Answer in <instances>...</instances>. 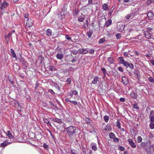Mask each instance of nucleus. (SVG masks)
Listing matches in <instances>:
<instances>
[{
    "instance_id": "obj_1",
    "label": "nucleus",
    "mask_w": 154,
    "mask_h": 154,
    "mask_svg": "<svg viewBox=\"0 0 154 154\" xmlns=\"http://www.w3.org/2000/svg\"><path fill=\"white\" fill-rule=\"evenodd\" d=\"M118 60H119V63L122 64L126 68L129 67L131 69H133L134 68V65L131 63H129L125 61L123 58L122 57H119L118 58Z\"/></svg>"
},
{
    "instance_id": "obj_2",
    "label": "nucleus",
    "mask_w": 154,
    "mask_h": 154,
    "mask_svg": "<svg viewBox=\"0 0 154 154\" xmlns=\"http://www.w3.org/2000/svg\"><path fill=\"white\" fill-rule=\"evenodd\" d=\"M67 133L70 137L71 138L76 132V128L73 126H70L66 128Z\"/></svg>"
},
{
    "instance_id": "obj_3",
    "label": "nucleus",
    "mask_w": 154,
    "mask_h": 154,
    "mask_svg": "<svg viewBox=\"0 0 154 154\" xmlns=\"http://www.w3.org/2000/svg\"><path fill=\"white\" fill-rule=\"evenodd\" d=\"M20 64H21L24 67L26 68L28 66V63L27 61L20 55V58H18Z\"/></svg>"
},
{
    "instance_id": "obj_4",
    "label": "nucleus",
    "mask_w": 154,
    "mask_h": 154,
    "mask_svg": "<svg viewBox=\"0 0 154 154\" xmlns=\"http://www.w3.org/2000/svg\"><path fill=\"white\" fill-rule=\"evenodd\" d=\"M147 17L149 20H152L154 18V14L153 12L149 11L147 13Z\"/></svg>"
},
{
    "instance_id": "obj_5",
    "label": "nucleus",
    "mask_w": 154,
    "mask_h": 154,
    "mask_svg": "<svg viewBox=\"0 0 154 154\" xmlns=\"http://www.w3.org/2000/svg\"><path fill=\"white\" fill-rule=\"evenodd\" d=\"M33 23V20L31 19H27V21L26 23V26H27L28 27L31 26Z\"/></svg>"
},
{
    "instance_id": "obj_6",
    "label": "nucleus",
    "mask_w": 154,
    "mask_h": 154,
    "mask_svg": "<svg viewBox=\"0 0 154 154\" xmlns=\"http://www.w3.org/2000/svg\"><path fill=\"white\" fill-rule=\"evenodd\" d=\"M128 140L129 144L132 148H135L136 147V144L133 141L132 139H129Z\"/></svg>"
},
{
    "instance_id": "obj_7",
    "label": "nucleus",
    "mask_w": 154,
    "mask_h": 154,
    "mask_svg": "<svg viewBox=\"0 0 154 154\" xmlns=\"http://www.w3.org/2000/svg\"><path fill=\"white\" fill-rule=\"evenodd\" d=\"M144 149L146 151L151 149L150 142L148 141L146 142V145L145 146Z\"/></svg>"
},
{
    "instance_id": "obj_8",
    "label": "nucleus",
    "mask_w": 154,
    "mask_h": 154,
    "mask_svg": "<svg viewBox=\"0 0 154 154\" xmlns=\"http://www.w3.org/2000/svg\"><path fill=\"white\" fill-rule=\"evenodd\" d=\"M15 72H18L20 69V68L19 65L17 63H15L13 66Z\"/></svg>"
},
{
    "instance_id": "obj_9",
    "label": "nucleus",
    "mask_w": 154,
    "mask_h": 154,
    "mask_svg": "<svg viewBox=\"0 0 154 154\" xmlns=\"http://www.w3.org/2000/svg\"><path fill=\"white\" fill-rule=\"evenodd\" d=\"M134 75L137 77V78L139 79L140 78L139 75V72L138 70L136 69L134 72Z\"/></svg>"
},
{
    "instance_id": "obj_10",
    "label": "nucleus",
    "mask_w": 154,
    "mask_h": 154,
    "mask_svg": "<svg viewBox=\"0 0 154 154\" xmlns=\"http://www.w3.org/2000/svg\"><path fill=\"white\" fill-rule=\"evenodd\" d=\"M7 136L10 139L14 140L15 137L11 134V133L9 131H8Z\"/></svg>"
},
{
    "instance_id": "obj_11",
    "label": "nucleus",
    "mask_w": 154,
    "mask_h": 154,
    "mask_svg": "<svg viewBox=\"0 0 154 154\" xmlns=\"http://www.w3.org/2000/svg\"><path fill=\"white\" fill-rule=\"evenodd\" d=\"M52 121L60 124H61L62 123V120L58 118H53L52 119Z\"/></svg>"
},
{
    "instance_id": "obj_12",
    "label": "nucleus",
    "mask_w": 154,
    "mask_h": 154,
    "mask_svg": "<svg viewBox=\"0 0 154 154\" xmlns=\"http://www.w3.org/2000/svg\"><path fill=\"white\" fill-rule=\"evenodd\" d=\"M10 52L11 53V55L12 57L14 58H16V59L17 56L14 50L12 49H11L10 50Z\"/></svg>"
},
{
    "instance_id": "obj_13",
    "label": "nucleus",
    "mask_w": 154,
    "mask_h": 154,
    "mask_svg": "<svg viewBox=\"0 0 154 154\" xmlns=\"http://www.w3.org/2000/svg\"><path fill=\"white\" fill-rule=\"evenodd\" d=\"M130 96L132 98L136 99L137 97V94L134 92L131 93L130 94Z\"/></svg>"
},
{
    "instance_id": "obj_14",
    "label": "nucleus",
    "mask_w": 154,
    "mask_h": 154,
    "mask_svg": "<svg viewBox=\"0 0 154 154\" xmlns=\"http://www.w3.org/2000/svg\"><path fill=\"white\" fill-rule=\"evenodd\" d=\"M145 35L146 38L148 39L150 38L151 36L149 32L148 31H146L145 32Z\"/></svg>"
},
{
    "instance_id": "obj_15",
    "label": "nucleus",
    "mask_w": 154,
    "mask_h": 154,
    "mask_svg": "<svg viewBox=\"0 0 154 154\" xmlns=\"http://www.w3.org/2000/svg\"><path fill=\"white\" fill-rule=\"evenodd\" d=\"M63 57V55L62 54L58 53L56 55V57L58 59H61Z\"/></svg>"
},
{
    "instance_id": "obj_16",
    "label": "nucleus",
    "mask_w": 154,
    "mask_h": 154,
    "mask_svg": "<svg viewBox=\"0 0 154 154\" xmlns=\"http://www.w3.org/2000/svg\"><path fill=\"white\" fill-rule=\"evenodd\" d=\"M43 120L44 122L46 123L48 126H49L51 127L52 126L51 123L48 119H44Z\"/></svg>"
},
{
    "instance_id": "obj_17",
    "label": "nucleus",
    "mask_w": 154,
    "mask_h": 154,
    "mask_svg": "<svg viewBox=\"0 0 154 154\" xmlns=\"http://www.w3.org/2000/svg\"><path fill=\"white\" fill-rule=\"evenodd\" d=\"M146 145V143H145L144 142H142L139 146H138V147L140 149L142 147H143L144 148Z\"/></svg>"
},
{
    "instance_id": "obj_18",
    "label": "nucleus",
    "mask_w": 154,
    "mask_h": 154,
    "mask_svg": "<svg viewBox=\"0 0 154 154\" xmlns=\"http://www.w3.org/2000/svg\"><path fill=\"white\" fill-rule=\"evenodd\" d=\"M99 81V78L97 76H96L94 78V79L92 81V83L93 84H95Z\"/></svg>"
},
{
    "instance_id": "obj_19",
    "label": "nucleus",
    "mask_w": 154,
    "mask_h": 154,
    "mask_svg": "<svg viewBox=\"0 0 154 154\" xmlns=\"http://www.w3.org/2000/svg\"><path fill=\"white\" fill-rule=\"evenodd\" d=\"M46 34L47 35L49 36L51 35L52 34V31L50 29H48L46 30Z\"/></svg>"
},
{
    "instance_id": "obj_20",
    "label": "nucleus",
    "mask_w": 154,
    "mask_h": 154,
    "mask_svg": "<svg viewBox=\"0 0 154 154\" xmlns=\"http://www.w3.org/2000/svg\"><path fill=\"white\" fill-rule=\"evenodd\" d=\"M101 70L103 71L104 76H103V79L105 80V76H106V70L104 68L101 67Z\"/></svg>"
},
{
    "instance_id": "obj_21",
    "label": "nucleus",
    "mask_w": 154,
    "mask_h": 154,
    "mask_svg": "<svg viewBox=\"0 0 154 154\" xmlns=\"http://www.w3.org/2000/svg\"><path fill=\"white\" fill-rule=\"evenodd\" d=\"M93 33V31L91 30H90L87 32V34L89 38H91V36Z\"/></svg>"
},
{
    "instance_id": "obj_22",
    "label": "nucleus",
    "mask_w": 154,
    "mask_h": 154,
    "mask_svg": "<svg viewBox=\"0 0 154 154\" xmlns=\"http://www.w3.org/2000/svg\"><path fill=\"white\" fill-rule=\"evenodd\" d=\"M8 145L6 141H4V142L0 144V147L5 148V146Z\"/></svg>"
},
{
    "instance_id": "obj_23",
    "label": "nucleus",
    "mask_w": 154,
    "mask_h": 154,
    "mask_svg": "<svg viewBox=\"0 0 154 154\" xmlns=\"http://www.w3.org/2000/svg\"><path fill=\"white\" fill-rule=\"evenodd\" d=\"M108 61L110 63H114V60L112 57H109L108 58Z\"/></svg>"
},
{
    "instance_id": "obj_24",
    "label": "nucleus",
    "mask_w": 154,
    "mask_h": 154,
    "mask_svg": "<svg viewBox=\"0 0 154 154\" xmlns=\"http://www.w3.org/2000/svg\"><path fill=\"white\" fill-rule=\"evenodd\" d=\"M102 128L103 129L104 131H103V132L105 134V132L106 131V125L105 123H103Z\"/></svg>"
},
{
    "instance_id": "obj_25",
    "label": "nucleus",
    "mask_w": 154,
    "mask_h": 154,
    "mask_svg": "<svg viewBox=\"0 0 154 154\" xmlns=\"http://www.w3.org/2000/svg\"><path fill=\"white\" fill-rule=\"evenodd\" d=\"M112 21L111 20L109 19L106 21V27H108L111 24Z\"/></svg>"
},
{
    "instance_id": "obj_26",
    "label": "nucleus",
    "mask_w": 154,
    "mask_h": 154,
    "mask_svg": "<svg viewBox=\"0 0 154 154\" xmlns=\"http://www.w3.org/2000/svg\"><path fill=\"white\" fill-rule=\"evenodd\" d=\"M137 142L138 143H141L142 142V138L141 136H138V137H137Z\"/></svg>"
},
{
    "instance_id": "obj_27",
    "label": "nucleus",
    "mask_w": 154,
    "mask_h": 154,
    "mask_svg": "<svg viewBox=\"0 0 154 154\" xmlns=\"http://www.w3.org/2000/svg\"><path fill=\"white\" fill-rule=\"evenodd\" d=\"M109 135V137L112 139H113L115 137V134L112 132L110 133Z\"/></svg>"
},
{
    "instance_id": "obj_28",
    "label": "nucleus",
    "mask_w": 154,
    "mask_h": 154,
    "mask_svg": "<svg viewBox=\"0 0 154 154\" xmlns=\"http://www.w3.org/2000/svg\"><path fill=\"white\" fill-rule=\"evenodd\" d=\"M132 16V14H131L130 13V14L127 15L125 16V18L126 19L128 20Z\"/></svg>"
},
{
    "instance_id": "obj_29",
    "label": "nucleus",
    "mask_w": 154,
    "mask_h": 154,
    "mask_svg": "<svg viewBox=\"0 0 154 154\" xmlns=\"http://www.w3.org/2000/svg\"><path fill=\"white\" fill-rule=\"evenodd\" d=\"M105 41V38H102L100 39L99 40L98 42L99 44H101L103 43Z\"/></svg>"
},
{
    "instance_id": "obj_30",
    "label": "nucleus",
    "mask_w": 154,
    "mask_h": 154,
    "mask_svg": "<svg viewBox=\"0 0 154 154\" xmlns=\"http://www.w3.org/2000/svg\"><path fill=\"white\" fill-rule=\"evenodd\" d=\"M85 19V18L84 17L82 16H80L78 18V20L79 22H82L83 21V20Z\"/></svg>"
},
{
    "instance_id": "obj_31",
    "label": "nucleus",
    "mask_w": 154,
    "mask_h": 154,
    "mask_svg": "<svg viewBox=\"0 0 154 154\" xmlns=\"http://www.w3.org/2000/svg\"><path fill=\"white\" fill-rule=\"evenodd\" d=\"M68 85H69L71 84V79L70 78H68L66 80Z\"/></svg>"
},
{
    "instance_id": "obj_32",
    "label": "nucleus",
    "mask_w": 154,
    "mask_h": 154,
    "mask_svg": "<svg viewBox=\"0 0 154 154\" xmlns=\"http://www.w3.org/2000/svg\"><path fill=\"white\" fill-rule=\"evenodd\" d=\"M71 151L72 154H77V151L76 150L71 149Z\"/></svg>"
},
{
    "instance_id": "obj_33",
    "label": "nucleus",
    "mask_w": 154,
    "mask_h": 154,
    "mask_svg": "<svg viewBox=\"0 0 154 154\" xmlns=\"http://www.w3.org/2000/svg\"><path fill=\"white\" fill-rule=\"evenodd\" d=\"M149 127L151 129H154V123L153 122L149 124Z\"/></svg>"
},
{
    "instance_id": "obj_34",
    "label": "nucleus",
    "mask_w": 154,
    "mask_h": 154,
    "mask_svg": "<svg viewBox=\"0 0 154 154\" xmlns=\"http://www.w3.org/2000/svg\"><path fill=\"white\" fill-rule=\"evenodd\" d=\"M117 123V126L118 128H121V124L119 120H117V122H116Z\"/></svg>"
},
{
    "instance_id": "obj_35",
    "label": "nucleus",
    "mask_w": 154,
    "mask_h": 154,
    "mask_svg": "<svg viewBox=\"0 0 154 154\" xmlns=\"http://www.w3.org/2000/svg\"><path fill=\"white\" fill-rule=\"evenodd\" d=\"M111 130V127L109 125H106V131H110Z\"/></svg>"
},
{
    "instance_id": "obj_36",
    "label": "nucleus",
    "mask_w": 154,
    "mask_h": 154,
    "mask_svg": "<svg viewBox=\"0 0 154 154\" xmlns=\"http://www.w3.org/2000/svg\"><path fill=\"white\" fill-rule=\"evenodd\" d=\"M49 69L51 71H54L55 69V68L53 66H50Z\"/></svg>"
},
{
    "instance_id": "obj_37",
    "label": "nucleus",
    "mask_w": 154,
    "mask_h": 154,
    "mask_svg": "<svg viewBox=\"0 0 154 154\" xmlns=\"http://www.w3.org/2000/svg\"><path fill=\"white\" fill-rule=\"evenodd\" d=\"M92 149L96 151L97 149V148L96 145H92Z\"/></svg>"
},
{
    "instance_id": "obj_38",
    "label": "nucleus",
    "mask_w": 154,
    "mask_h": 154,
    "mask_svg": "<svg viewBox=\"0 0 154 154\" xmlns=\"http://www.w3.org/2000/svg\"><path fill=\"white\" fill-rule=\"evenodd\" d=\"M149 117L150 119V121L151 122H154V116H149Z\"/></svg>"
},
{
    "instance_id": "obj_39",
    "label": "nucleus",
    "mask_w": 154,
    "mask_h": 154,
    "mask_svg": "<svg viewBox=\"0 0 154 154\" xmlns=\"http://www.w3.org/2000/svg\"><path fill=\"white\" fill-rule=\"evenodd\" d=\"M39 59L40 60V63H43V60L44 59V57H42V56H40L39 57Z\"/></svg>"
},
{
    "instance_id": "obj_40",
    "label": "nucleus",
    "mask_w": 154,
    "mask_h": 154,
    "mask_svg": "<svg viewBox=\"0 0 154 154\" xmlns=\"http://www.w3.org/2000/svg\"><path fill=\"white\" fill-rule=\"evenodd\" d=\"M43 147L45 149H48L49 147L48 145L46 143H44L43 145Z\"/></svg>"
},
{
    "instance_id": "obj_41",
    "label": "nucleus",
    "mask_w": 154,
    "mask_h": 154,
    "mask_svg": "<svg viewBox=\"0 0 154 154\" xmlns=\"http://www.w3.org/2000/svg\"><path fill=\"white\" fill-rule=\"evenodd\" d=\"M78 51L80 54H83V49H80L78 50Z\"/></svg>"
},
{
    "instance_id": "obj_42",
    "label": "nucleus",
    "mask_w": 154,
    "mask_h": 154,
    "mask_svg": "<svg viewBox=\"0 0 154 154\" xmlns=\"http://www.w3.org/2000/svg\"><path fill=\"white\" fill-rule=\"evenodd\" d=\"M154 116V111L152 110L150 111L149 116Z\"/></svg>"
},
{
    "instance_id": "obj_43",
    "label": "nucleus",
    "mask_w": 154,
    "mask_h": 154,
    "mask_svg": "<svg viewBox=\"0 0 154 154\" xmlns=\"http://www.w3.org/2000/svg\"><path fill=\"white\" fill-rule=\"evenodd\" d=\"M119 149L120 150L122 151H124L125 150V148L122 146H120L119 147Z\"/></svg>"
},
{
    "instance_id": "obj_44",
    "label": "nucleus",
    "mask_w": 154,
    "mask_h": 154,
    "mask_svg": "<svg viewBox=\"0 0 154 154\" xmlns=\"http://www.w3.org/2000/svg\"><path fill=\"white\" fill-rule=\"evenodd\" d=\"M118 69L119 71H121V72H123L124 69H123V68L121 66L119 67L118 68Z\"/></svg>"
},
{
    "instance_id": "obj_45",
    "label": "nucleus",
    "mask_w": 154,
    "mask_h": 154,
    "mask_svg": "<svg viewBox=\"0 0 154 154\" xmlns=\"http://www.w3.org/2000/svg\"><path fill=\"white\" fill-rule=\"evenodd\" d=\"M131 13V14H132V16L133 15V18L135 15H137V12L134 11H133Z\"/></svg>"
},
{
    "instance_id": "obj_46",
    "label": "nucleus",
    "mask_w": 154,
    "mask_h": 154,
    "mask_svg": "<svg viewBox=\"0 0 154 154\" xmlns=\"http://www.w3.org/2000/svg\"><path fill=\"white\" fill-rule=\"evenodd\" d=\"M85 121L86 122V123H90V120L89 119L86 118L85 119Z\"/></svg>"
},
{
    "instance_id": "obj_47",
    "label": "nucleus",
    "mask_w": 154,
    "mask_h": 154,
    "mask_svg": "<svg viewBox=\"0 0 154 154\" xmlns=\"http://www.w3.org/2000/svg\"><path fill=\"white\" fill-rule=\"evenodd\" d=\"M65 38L66 39L69 40H71V38L70 37H69L67 35H65Z\"/></svg>"
},
{
    "instance_id": "obj_48",
    "label": "nucleus",
    "mask_w": 154,
    "mask_h": 154,
    "mask_svg": "<svg viewBox=\"0 0 154 154\" xmlns=\"http://www.w3.org/2000/svg\"><path fill=\"white\" fill-rule=\"evenodd\" d=\"M116 38L118 39H119L121 37V34L119 33H118L116 35Z\"/></svg>"
},
{
    "instance_id": "obj_49",
    "label": "nucleus",
    "mask_w": 154,
    "mask_h": 154,
    "mask_svg": "<svg viewBox=\"0 0 154 154\" xmlns=\"http://www.w3.org/2000/svg\"><path fill=\"white\" fill-rule=\"evenodd\" d=\"M133 107L137 109H139V107H137V103H135L134 104Z\"/></svg>"
},
{
    "instance_id": "obj_50",
    "label": "nucleus",
    "mask_w": 154,
    "mask_h": 154,
    "mask_svg": "<svg viewBox=\"0 0 154 154\" xmlns=\"http://www.w3.org/2000/svg\"><path fill=\"white\" fill-rule=\"evenodd\" d=\"M9 81L11 83L12 85H13L14 84V80L13 79H10V78H9Z\"/></svg>"
},
{
    "instance_id": "obj_51",
    "label": "nucleus",
    "mask_w": 154,
    "mask_h": 154,
    "mask_svg": "<svg viewBox=\"0 0 154 154\" xmlns=\"http://www.w3.org/2000/svg\"><path fill=\"white\" fill-rule=\"evenodd\" d=\"M47 130L49 132V133H50L51 136L52 137V138L53 139H54V135L52 134V133L51 132V131H50V130H49V129H47Z\"/></svg>"
},
{
    "instance_id": "obj_52",
    "label": "nucleus",
    "mask_w": 154,
    "mask_h": 154,
    "mask_svg": "<svg viewBox=\"0 0 154 154\" xmlns=\"http://www.w3.org/2000/svg\"><path fill=\"white\" fill-rule=\"evenodd\" d=\"M48 91L49 92H50L51 94H55V93H54V91H53V90H52V89H49L48 90Z\"/></svg>"
},
{
    "instance_id": "obj_53",
    "label": "nucleus",
    "mask_w": 154,
    "mask_h": 154,
    "mask_svg": "<svg viewBox=\"0 0 154 154\" xmlns=\"http://www.w3.org/2000/svg\"><path fill=\"white\" fill-rule=\"evenodd\" d=\"M78 51H77L76 50H73L72 51V53L76 55L78 53Z\"/></svg>"
},
{
    "instance_id": "obj_54",
    "label": "nucleus",
    "mask_w": 154,
    "mask_h": 154,
    "mask_svg": "<svg viewBox=\"0 0 154 154\" xmlns=\"http://www.w3.org/2000/svg\"><path fill=\"white\" fill-rule=\"evenodd\" d=\"M113 141L115 142H118L119 141V139L118 138L114 137L113 139Z\"/></svg>"
},
{
    "instance_id": "obj_55",
    "label": "nucleus",
    "mask_w": 154,
    "mask_h": 154,
    "mask_svg": "<svg viewBox=\"0 0 154 154\" xmlns=\"http://www.w3.org/2000/svg\"><path fill=\"white\" fill-rule=\"evenodd\" d=\"M149 80L151 82L154 83V79H153L152 77H150L149 78Z\"/></svg>"
},
{
    "instance_id": "obj_56",
    "label": "nucleus",
    "mask_w": 154,
    "mask_h": 154,
    "mask_svg": "<svg viewBox=\"0 0 154 154\" xmlns=\"http://www.w3.org/2000/svg\"><path fill=\"white\" fill-rule=\"evenodd\" d=\"M79 11H78V9L77 8H75V15H76L78 14Z\"/></svg>"
},
{
    "instance_id": "obj_57",
    "label": "nucleus",
    "mask_w": 154,
    "mask_h": 154,
    "mask_svg": "<svg viewBox=\"0 0 154 154\" xmlns=\"http://www.w3.org/2000/svg\"><path fill=\"white\" fill-rule=\"evenodd\" d=\"M70 103H73L74 105H76L77 104V102L75 101H71L70 102Z\"/></svg>"
},
{
    "instance_id": "obj_58",
    "label": "nucleus",
    "mask_w": 154,
    "mask_h": 154,
    "mask_svg": "<svg viewBox=\"0 0 154 154\" xmlns=\"http://www.w3.org/2000/svg\"><path fill=\"white\" fill-rule=\"evenodd\" d=\"M11 32H9L8 34V35H7L6 36H5V37H8V38H9L10 36L11 35Z\"/></svg>"
},
{
    "instance_id": "obj_59",
    "label": "nucleus",
    "mask_w": 154,
    "mask_h": 154,
    "mask_svg": "<svg viewBox=\"0 0 154 154\" xmlns=\"http://www.w3.org/2000/svg\"><path fill=\"white\" fill-rule=\"evenodd\" d=\"M54 87L57 89H58V90H60V87L57 84H55L54 85Z\"/></svg>"
},
{
    "instance_id": "obj_60",
    "label": "nucleus",
    "mask_w": 154,
    "mask_h": 154,
    "mask_svg": "<svg viewBox=\"0 0 154 154\" xmlns=\"http://www.w3.org/2000/svg\"><path fill=\"white\" fill-rule=\"evenodd\" d=\"M123 54L124 55V56H125V57H129L128 55V52H124V54Z\"/></svg>"
},
{
    "instance_id": "obj_61",
    "label": "nucleus",
    "mask_w": 154,
    "mask_h": 154,
    "mask_svg": "<svg viewBox=\"0 0 154 154\" xmlns=\"http://www.w3.org/2000/svg\"><path fill=\"white\" fill-rule=\"evenodd\" d=\"M38 86H39V83H38L37 82L35 86V90H36L37 89Z\"/></svg>"
},
{
    "instance_id": "obj_62",
    "label": "nucleus",
    "mask_w": 154,
    "mask_h": 154,
    "mask_svg": "<svg viewBox=\"0 0 154 154\" xmlns=\"http://www.w3.org/2000/svg\"><path fill=\"white\" fill-rule=\"evenodd\" d=\"M120 100L122 102H124L125 101V99L124 98H121Z\"/></svg>"
},
{
    "instance_id": "obj_63",
    "label": "nucleus",
    "mask_w": 154,
    "mask_h": 154,
    "mask_svg": "<svg viewBox=\"0 0 154 154\" xmlns=\"http://www.w3.org/2000/svg\"><path fill=\"white\" fill-rule=\"evenodd\" d=\"M148 30L149 32H152L153 30V29L150 27H148L147 29Z\"/></svg>"
},
{
    "instance_id": "obj_64",
    "label": "nucleus",
    "mask_w": 154,
    "mask_h": 154,
    "mask_svg": "<svg viewBox=\"0 0 154 154\" xmlns=\"http://www.w3.org/2000/svg\"><path fill=\"white\" fill-rule=\"evenodd\" d=\"M78 92L76 90H74L72 92V94L75 95H76L77 94Z\"/></svg>"
}]
</instances>
